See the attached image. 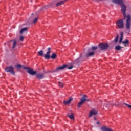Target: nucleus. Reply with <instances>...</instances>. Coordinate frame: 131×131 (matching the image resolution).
<instances>
[{
  "label": "nucleus",
  "mask_w": 131,
  "mask_h": 131,
  "mask_svg": "<svg viewBox=\"0 0 131 131\" xmlns=\"http://www.w3.org/2000/svg\"><path fill=\"white\" fill-rule=\"evenodd\" d=\"M123 104L127 106V107H128V108H129V109H131V105H130L126 104L125 103H124Z\"/></svg>",
  "instance_id": "obj_25"
},
{
  "label": "nucleus",
  "mask_w": 131,
  "mask_h": 131,
  "mask_svg": "<svg viewBox=\"0 0 131 131\" xmlns=\"http://www.w3.org/2000/svg\"><path fill=\"white\" fill-rule=\"evenodd\" d=\"M28 29L27 27L23 28L20 31V34H22L23 32H25V31H27V30Z\"/></svg>",
  "instance_id": "obj_18"
},
{
  "label": "nucleus",
  "mask_w": 131,
  "mask_h": 131,
  "mask_svg": "<svg viewBox=\"0 0 131 131\" xmlns=\"http://www.w3.org/2000/svg\"><path fill=\"white\" fill-rule=\"evenodd\" d=\"M98 47L102 51H105V50H107L109 48V45L106 43H101L98 45Z\"/></svg>",
  "instance_id": "obj_6"
},
{
  "label": "nucleus",
  "mask_w": 131,
  "mask_h": 131,
  "mask_svg": "<svg viewBox=\"0 0 131 131\" xmlns=\"http://www.w3.org/2000/svg\"><path fill=\"white\" fill-rule=\"evenodd\" d=\"M97 49V46H92L91 48L88 49V53L86 54V57H93L96 53V50Z\"/></svg>",
  "instance_id": "obj_3"
},
{
  "label": "nucleus",
  "mask_w": 131,
  "mask_h": 131,
  "mask_svg": "<svg viewBox=\"0 0 131 131\" xmlns=\"http://www.w3.org/2000/svg\"><path fill=\"white\" fill-rule=\"evenodd\" d=\"M19 40H20V41H23V40H24V37H23V36H21L19 38Z\"/></svg>",
  "instance_id": "obj_28"
},
{
  "label": "nucleus",
  "mask_w": 131,
  "mask_h": 131,
  "mask_svg": "<svg viewBox=\"0 0 131 131\" xmlns=\"http://www.w3.org/2000/svg\"><path fill=\"white\" fill-rule=\"evenodd\" d=\"M16 67L17 68V69H20V68L22 67V66L21 64H17L16 66Z\"/></svg>",
  "instance_id": "obj_27"
},
{
  "label": "nucleus",
  "mask_w": 131,
  "mask_h": 131,
  "mask_svg": "<svg viewBox=\"0 0 131 131\" xmlns=\"http://www.w3.org/2000/svg\"><path fill=\"white\" fill-rule=\"evenodd\" d=\"M54 5H55V1H52L50 4L47 5V6H45L42 8V10H46V9H48V8H51V7H53Z\"/></svg>",
  "instance_id": "obj_11"
},
{
  "label": "nucleus",
  "mask_w": 131,
  "mask_h": 131,
  "mask_svg": "<svg viewBox=\"0 0 131 131\" xmlns=\"http://www.w3.org/2000/svg\"><path fill=\"white\" fill-rule=\"evenodd\" d=\"M97 114H98V111L95 109H92L89 113V117H92L93 115H97Z\"/></svg>",
  "instance_id": "obj_10"
},
{
  "label": "nucleus",
  "mask_w": 131,
  "mask_h": 131,
  "mask_svg": "<svg viewBox=\"0 0 131 131\" xmlns=\"http://www.w3.org/2000/svg\"><path fill=\"white\" fill-rule=\"evenodd\" d=\"M65 68H67V69H72V68H73V67L72 66L69 67L67 65H64L56 68L55 70H53L52 72H58L59 70H62L63 69H65Z\"/></svg>",
  "instance_id": "obj_5"
},
{
  "label": "nucleus",
  "mask_w": 131,
  "mask_h": 131,
  "mask_svg": "<svg viewBox=\"0 0 131 131\" xmlns=\"http://www.w3.org/2000/svg\"><path fill=\"white\" fill-rule=\"evenodd\" d=\"M71 101H72V98H70L68 101H63V103L65 105H69L70 103H71Z\"/></svg>",
  "instance_id": "obj_16"
},
{
  "label": "nucleus",
  "mask_w": 131,
  "mask_h": 131,
  "mask_svg": "<svg viewBox=\"0 0 131 131\" xmlns=\"http://www.w3.org/2000/svg\"><path fill=\"white\" fill-rule=\"evenodd\" d=\"M27 72L29 73V74H30V75H35V74L37 73L36 71H34L33 69L31 68H28Z\"/></svg>",
  "instance_id": "obj_9"
},
{
  "label": "nucleus",
  "mask_w": 131,
  "mask_h": 131,
  "mask_svg": "<svg viewBox=\"0 0 131 131\" xmlns=\"http://www.w3.org/2000/svg\"><path fill=\"white\" fill-rule=\"evenodd\" d=\"M36 77L38 79H42V78L45 77V74H41V73L37 74L36 75Z\"/></svg>",
  "instance_id": "obj_13"
},
{
  "label": "nucleus",
  "mask_w": 131,
  "mask_h": 131,
  "mask_svg": "<svg viewBox=\"0 0 131 131\" xmlns=\"http://www.w3.org/2000/svg\"><path fill=\"white\" fill-rule=\"evenodd\" d=\"M101 129L102 131H113L112 129H111L110 128H108L107 127H105V126L101 127Z\"/></svg>",
  "instance_id": "obj_15"
},
{
  "label": "nucleus",
  "mask_w": 131,
  "mask_h": 131,
  "mask_svg": "<svg viewBox=\"0 0 131 131\" xmlns=\"http://www.w3.org/2000/svg\"><path fill=\"white\" fill-rule=\"evenodd\" d=\"M96 123H97V124H100L99 122H97Z\"/></svg>",
  "instance_id": "obj_34"
},
{
  "label": "nucleus",
  "mask_w": 131,
  "mask_h": 131,
  "mask_svg": "<svg viewBox=\"0 0 131 131\" xmlns=\"http://www.w3.org/2000/svg\"><path fill=\"white\" fill-rule=\"evenodd\" d=\"M10 42L13 43L12 49H15L16 45H17V41L15 40H11Z\"/></svg>",
  "instance_id": "obj_17"
},
{
  "label": "nucleus",
  "mask_w": 131,
  "mask_h": 131,
  "mask_svg": "<svg viewBox=\"0 0 131 131\" xmlns=\"http://www.w3.org/2000/svg\"><path fill=\"white\" fill-rule=\"evenodd\" d=\"M37 20H38V18H35L33 20V23H36V22H37Z\"/></svg>",
  "instance_id": "obj_29"
},
{
  "label": "nucleus",
  "mask_w": 131,
  "mask_h": 131,
  "mask_svg": "<svg viewBox=\"0 0 131 131\" xmlns=\"http://www.w3.org/2000/svg\"><path fill=\"white\" fill-rule=\"evenodd\" d=\"M38 54L39 56H43V51L40 50V51H39L38 52Z\"/></svg>",
  "instance_id": "obj_21"
},
{
  "label": "nucleus",
  "mask_w": 131,
  "mask_h": 131,
  "mask_svg": "<svg viewBox=\"0 0 131 131\" xmlns=\"http://www.w3.org/2000/svg\"><path fill=\"white\" fill-rule=\"evenodd\" d=\"M114 41L115 42H116V43L117 42V41H118V35H117L116 38H115Z\"/></svg>",
  "instance_id": "obj_24"
},
{
  "label": "nucleus",
  "mask_w": 131,
  "mask_h": 131,
  "mask_svg": "<svg viewBox=\"0 0 131 131\" xmlns=\"http://www.w3.org/2000/svg\"><path fill=\"white\" fill-rule=\"evenodd\" d=\"M58 84H59V86L60 88H63L64 87V83H62L61 82H59Z\"/></svg>",
  "instance_id": "obj_23"
},
{
  "label": "nucleus",
  "mask_w": 131,
  "mask_h": 131,
  "mask_svg": "<svg viewBox=\"0 0 131 131\" xmlns=\"http://www.w3.org/2000/svg\"><path fill=\"white\" fill-rule=\"evenodd\" d=\"M129 43V41L128 39H126L125 41L122 42V43H123V45H124L125 47V46H126V45H128Z\"/></svg>",
  "instance_id": "obj_19"
},
{
  "label": "nucleus",
  "mask_w": 131,
  "mask_h": 131,
  "mask_svg": "<svg viewBox=\"0 0 131 131\" xmlns=\"http://www.w3.org/2000/svg\"><path fill=\"white\" fill-rule=\"evenodd\" d=\"M94 120H97V118L94 117Z\"/></svg>",
  "instance_id": "obj_33"
},
{
  "label": "nucleus",
  "mask_w": 131,
  "mask_h": 131,
  "mask_svg": "<svg viewBox=\"0 0 131 131\" xmlns=\"http://www.w3.org/2000/svg\"><path fill=\"white\" fill-rule=\"evenodd\" d=\"M23 68L24 69H27H27H28V68H27V67H25V66H23Z\"/></svg>",
  "instance_id": "obj_31"
},
{
  "label": "nucleus",
  "mask_w": 131,
  "mask_h": 131,
  "mask_svg": "<svg viewBox=\"0 0 131 131\" xmlns=\"http://www.w3.org/2000/svg\"><path fill=\"white\" fill-rule=\"evenodd\" d=\"M106 107L107 108H109V107H110V106H109V105H108V104H107L106 106Z\"/></svg>",
  "instance_id": "obj_32"
},
{
  "label": "nucleus",
  "mask_w": 131,
  "mask_h": 131,
  "mask_svg": "<svg viewBox=\"0 0 131 131\" xmlns=\"http://www.w3.org/2000/svg\"><path fill=\"white\" fill-rule=\"evenodd\" d=\"M95 1H99V0H95Z\"/></svg>",
  "instance_id": "obj_36"
},
{
  "label": "nucleus",
  "mask_w": 131,
  "mask_h": 131,
  "mask_svg": "<svg viewBox=\"0 0 131 131\" xmlns=\"http://www.w3.org/2000/svg\"><path fill=\"white\" fill-rule=\"evenodd\" d=\"M6 72H9L12 75H15V71H14V67L12 66L7 67L5 68Z\"/></svg>",
  "instance_id": "obj_7"
},
{
  "label": "nucleus",
  "mask_w": 131,
  "mask_h": 131,
  "mask_svg": "<svg viewBox=\"0 0 131 131\" xmlns=\"http://www.w3.org/2000/svg\"><path fill=\"white\" fill-rule=\"evenodd\" d=\"M121 12L124 16V20H126V29H130V21H131V18H130V15L129 14H128L126 16V6L124 4H122L121 6Z\"/></svg>",
  "instance_id": "obj_1"
},
{
  "label": "nucleus",
  "mask_w": 131,
  "mask_h": 131,
  "mask_svg": "<svg viewBox=\"0 0 131 131\" xmlns=\"http://www.w3.org/2000/svg\"><path fill=\"white\" fill-rule=\"evenodd\" d=\"M108 105H110V103H108Z\"/></svg>",
  "instance_id": "obj_35"
},
{
  "label": "nucleus",
  "mask_w": 131,
  "mask_h": 131,
  "mask_svg": "<svg viewBox=\"0 0 131 131\" xmlns=\"http://www.w3.org/2000/svg\"><path fill=\"white\" fill-rule=\"evenodd\" d=\"M123 40V37H121L120 38V40H119V43H121V42L122 43L123 41H122V40Z\"/></svg>",
  "instance_id": "obj_26"
},
{
  "label": "nucleus",
  "mask_w": 131,
  "mask_h": 131,
  "mask_svg": "<svg viewBox=\"0 0 131 131\" xmlns=\"http://www.w3.org/2000/svg\"><path fill=\"white\" fill-rule=\"evenodd\" d=\"M86 98H88V96H86V95H83V96L81 97L79 102L78 104V108H80V107H81V105H83V103H84V102H85L86 101H89V100H88Z\"/></svg>",
  "instance_id": "obj_4"
},
{
  "label": "nucleus",
  "mask_w": 131,
  "mask_h": 131,
  "mask_svg": "<svg viewBox=\"0 0 131 131\" xmlns=\"http://www.w3.org/2000/svg\"><path fill=\"white\" fill-rule=\"evenodd\" d=\"M68 117L70 118V119L73 120L74 119V116H73V114L68 115Z\"/></svg>",
  "instance_id": "obj_22"
},
{
  "label": "nucleus",
  "mask_w": 131,
  "mask_h": 131,
  "mask_svg": "<svg viewBox=\"0 0 131 131\" xmlns=\"http://www.w3.org/2000/svg\"><path fill=\"white\" fill-rule=\"evenodd\" d=\"M122 48V47L121 46L118 45L115 47V50H117V51H120V50H121Z\"/></svg>",
  "instance_id": "obj_20"
},
{
  "label": "nucleus",
  "mask_w": 131,
  "mask_h": 131,
  "mask_svg": "<svg viewBox=\"0 0 131 131\" xmlns=\"http://www.w3.org/2000/svg\"><path fill=\"white\" fill-rule=\"evenodd\" d=\"M117 26L119 27L120 29L123 28L124 27V24H123V19H119L117 23Z\"/></svg>",
  "instance_id": "obj_8"
},
{
  "label": "nucleus",
  "mask_w": 131,
  "mask_h": 131,
  "mask_svg": "<svg viewBox=\"0 0 131 131\" xmlns=\"http://www.w3.org/2000/svg\"><path fill=\"white\" fill-rule=\"evenodd\" d=\"M66 2H67V0H63V1H60L59 2H57L56 4V7H59V6H62V5H64V4H65V3H66Z\"/></svg>",
  "instance_id": "obj_14"
},
{
  "label": "nucleus",
  "mask_w": 131,
  "mask_h": 131,
  "mask_svg": "<svg viewBox=\"0 0 131 131\" xmlns=\"http://www.w3.org/2000/svg\"><path fill=\"white\" fill-rule=\"evenodd\" d=\"M52 49L49 47L48 48V51L46 52V54L44 55V58L45 60H49L50 58L53 60H55L57 58V54L55 53H52L51 55V50Z\"/></svg>",
  "instance_id": "obj_2"
},
{
  "label": "nucleus",
  "mask_w": 131,
  "mask_h": 131,
  "mask_svg": "<svg viewBox=\"0 0 131 131\" xmlns=\"http://www.w3.org/2000/svg\"><path fill=\"white\" fill-rule=\"evenodd\" d=\"M112 2L113 4H116L117 5H122L123 4L122 0H112Z\"/></svg>",
  "instance_id": "obj_12"
},
{
  "label": "nucleus",
  "mask_w": 131,
  "mask_h": 131,
  "mask_svg": "<svg viewBox=\"0 0 131 131\" xmlns=\"http://www.w3.org/2000/svg\"><path fill=\"white\" fill-rule=\"evenodd\" d=\"M120 35H121L120 37H123V32H121L120 33Z\"/></svg>",
  "instance_id": "obj_30"
}]
</instances>
